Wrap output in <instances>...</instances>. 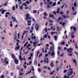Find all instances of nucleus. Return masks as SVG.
<instances>
[{
    "mask_svg": "<svg viewBox=\"0 0 78 78\" xmlns=\"http://www.w3.org/2000/svg\"><path fill=\"white\" fill-rule=\"evenodd\" d=\"M50 44H51V47L50 49V51H49L48 54L49 55L51 54V56H54V58H55V46H54V44L53 42H50Z\"/></svg>",
    "mask_w": 78,
    "mask_h": 78,
    "instance_id": "1",
    "label": "nucleus"
},
{
    "mask_svg": "<svg viewBox=\"0 0 78 78\" xmlns=\"http://www.w3.org/2000/svg\"><path fill=\"white\" fill-rule=\"evenodd\" d=\"M50 0H47V2H48V3L47 4V8H50V7H51V6L52 5V2H51L50 3H48V2H50Z\"/></svg>",
    "mask_w": 78,
    "mask_h": 78,
    "instance_id": "2",
    "label": "nucleus"
},
{
    "mask_svg": "<svg viewBox=\"0 0 78 78\" xmlns=\"http://www.w3.org/2000/svg\"><path fill=\"white\" fill-rule=\"evenodd\" d=\"M30 15H29V14L27 13L26 14V20H27L28 19H29V20H31V17H30Z\"/></svg>",
    "mask_w": 78,
    "mask_h": 78,
    "instance_id": "3",
    "label": "nucleus"
},
{
    "mask_svg": "<svg viewBox=\"0 0 78 78\" xmlns=\"http://www.w3.org/2000/svg\"><path fill=\"white\" fill-rule=\"evenodd\" d=\"M73 69H69V71H71L69 73H68V75L69 76L70 75H72L73 74Z\"/></svg>",
    "mask_w": 78,
    "mask_h": 78,
    "instance_id": "4",
    "label": "nucleus"
},
{
    "mask_svg": "<svg viewBox=\"0 0 78 78\" xmlns=\"http://www.w3.org/2000/svg\"><path fill=\"white\" fill-rule=\"evenodd\" d=\"M31 44H28L27 46L26 47V49L28 50H30L31 48Z\"/></svg>",
    "mask_w": 78,
    "mask_h": 78,
    "instance_id": "5",
    "label": "nucleus"
},
{
    "mask_svg": "<svg viewBox=\"0 0 78 78\" xmlns=\"http://www.w3.org/2000/svg\"><path fill=\"white\" fill-rule=\"evenodd\" d=\"M35 23V28H36V30H39V25H38V24H37V23Z\"/></svg>",
    "mask_w": 78,
    "mask_h": 78,
    "instance_id": "6",
    "label": "nucleus"
},
{
    "mask_svg": "<svg viewBox=\"0 0 78 78\" xmlns=\"http://www.w3.org/2000/svg\"><path fill=\"white\" fill-rule=\"evenodd\" d=\"M5 61V63L8 64L9 63V60H8V58H5V60L4 62H4Z\"/></svg>",
    "mask_w": 78,
    "mask_h": 78,
    "instance_id": "7",
    "label": "nucleus"
},
{
    "mask_svg": "<svg viewBox=\"0 0 78 78\" xmlns=\"http://www.w3.org/2000/svg\"><path fill=\"white\" fill-rule=\"evenodd\" d=\"M0 11H2V14H4V13H5V12L7 11V10H5V9L3 10V9H0Z\"/></svg>",
    "mask_w": 78,
    "mask_h": 78,
    "instance_id": "8",
    "label": "nucleus"
},
{
    "mask_svg": "<svg viewBox=\"0 0 78 78\" xmlns=\"http://www.w3.org/2000/svg\"><path fill=\"white\" fill-rule=\"evenodd\" d=\"M72 29H73V30L74 31H76V27H73V26L71 27H70V29L71 30H72Z\"/></svg>",
    "mask_w": 78,
    "mask_h": 78,
    "instance_id": "9",
    "label": "nucleus"
},
{
    "mask_svg": "<svg viewBox=\"0 0 78 78\" xmlns=\"http://www.w3.org/2000/svg\"><path fill=\"white\" fill-rule=\"evenodd\" d=\"M37 41H34V47H35V48H36L37 46Z\"/></svg>",
    "mask_w": 78,
    "mask_h": 78,
    "instance_id": "10",
    "label": "nucleus"
},
{
    "mask_svg": "<svg viewBox=\"0 0 78 78\" xmlns=\"http://www.w3.org/2000/svg\"><path fill=\"white\" fill-rule=\"evenodd\" d=\"M19 58L20 59V61H22V60H25V58H24V59L22 58V56H21V55H20L19 56Z\"/></svg>",
    "mask_w": 78,
    "mask_h": 78,
    "instance_id": "11",
    "label": "nucleus"
},
{
    "mask_svg": "<svg viewBox=\"0 0 78 78\" xmlns=\"http://www.w3.org/2000/svg\"><path fill=\"white\" fill-rule=\"evenodd\" d=\"M28 23L27 25H29V26H30L31 24V21L30 20H28L27 21Z\"/></svg>",
    "mask_w": 78,
    "mask_h": 78,
    "instance_id": "12",
    "label": "nucleus"
},
{
    "mask_svg": "<svg viewBox=\"0 0 78 78\" xmlns=\"http://www.w3.org/2000/svg\"><path fill=\"white\" fill-rule=\"evenodd\" d=\"M14 61L15 64H17L19 63V61L16 58L14 59Z\"/></svg>",
    "mask_w": 78,
    "mask_h": 78,
    "instance_id": "13",
    "label": "nucleus"
},
{
    "mask_svg": "<svg viewBox=\"0 0 78 78\" xmlns=\"http://www.w3.org/2000/svg\"><path fill=\"white\" fill-rule=\"evenodd\" d=\"M11 19H13V21H14V22H17V20L16 19V18H15V17L14 16H12L11 18Z\"/></svg>",
    "mask_w": 78,
    "mask_h": 78,
    "instance_id": "14",
    "label": "nucleus"
},
{
    "mask_svg": "<svg viewBox=\"0 0 78 78\" xmlns=\"http://www.w3.org/2000/svg\"><path fill=\"white\" fill-rule=\"evenodd\" d=\"M8 15H9V16H11V13L9 12H6L5 13V17H8Z\"/></svg>",
    "mask_w": 78,
    "mask_h": 78,
    "instance_id": "15",
    "label": "nucleus"
},
{
    "mask_svg": "<svg viewBox=\"0 0 78 78\" xmlns=\"http://www.w3.org/2000/svg\"><path fill=\"white\" fill-rule=\"evenodd\" d=\"M73 50V48H68L67 49V51H68L69 52H71V51Z\"/></svg>",
    "mask_w": 78,
    "mask_h": 78,
    "instance_id": "16",
    "label": "nucleus"
},
{
    "mask_svg": "<svg viewBox=\"0 0 78 78\" xmlns=\"http://www.w3.org/2000/svg\"><path fill=\"white\" fill-rule=\"evenodd\" d=\"M48 58H44V62H46V61L47 62V64H48V60H48Z\"/></svg>",
    "mask_w": 78,
    "mask_h": 78,
    "instance_id": "17",
    "label": "nucleus"
},
{
    "mask_svg": "<svg viewBox=\"0 0 78 78\" xmlns=\"http://www.w3.org/2000/svg\"><path fill=\"white\" fill-rule=\"evenodd\" d=\"M16 41H17L16 45L17 46V45H19V43L20 42V41H19V40L18 39H16Z\"/></svg>",
    "mask_w": 78,
    "mask_h": 78,
    "instance_id": "18",
    "label": "nucleus"
},
{
    "mask_svg": "<svg viewBox=\"0 0 78 78\" xmlns=\"http://www.w3.org/2000/svg\"><path fill=\"white\" fill-rule=\"evenodd\" d=\"M74 46L76 48V49H78V46H77V43H75L74 44Z\"/></svg>",
    "mask_w": 78,
    "mask_h": 78,
    "instance_id": "19",
    "label": "nucleus"
},
{
    "mask_svg": "<svg viewBox=\"0 0 78 78\" xmlns=\"http://www.w3.org/2000/svg\"><path fill=\"white\" fill-rule=\"evenodd\" d=\"M20 48V46H19V45H18L15 49V50H18V49H19Z\"/></svg>",
    "mask_w": 78,
    "mask_h": 78,
    "instance_id": "20",
    "label": "nucleus"
},
{
    "mask_svg": "<svg viewBox=\"0 0 78 78\" xmlns=\"http://www.w3.org/2000/svg\"><path fill=\"white\" fill-rule=\"evenodd\" d=\"M23 6L24 5V6H27V3L26 2L25 3H24L23 4H22Z\"/></svg>",
    "mask_w": 78,
    "mask_h": 78,
    "instance_id": "21",
    "label": "nucleus"
},
{
    "mask_svg": "<svg viewBox=\"0 0 78 78\" xmlns=\"http://www.w3.org/2000/svg\"><path fill=\"white\" fill-rule=\"evenodd\" d=\"M12 57L13 59H14L15 58V55L14 54L12 55Z\"/></svg>",
    "mask_w": 78,
    "mask_h": 78,
    "instance_id": "22",
    "label": "nucleus"
},
{
    "mask_svg": "<svg viewBox=\"0 0 78 78\" xmlns=\"http://www.w3.org/2000/svg\"><path fill=\"white\" fill-rule=\"evenodd\" d=\"M18 2H19V4H21L22 3V2L21 1V0H18Z\"/></svg>",
    "mask_w": 78,
    "mask_h": 78,
    "instance_id": "23",
    "label": "nucleus"
},
{
    "mask_svg": "<svg viewBox=\"0 0 78 78\" xmlns=\"http://www.w3.org/2000/svg\"><path fill=\"white\" fill-rule=\"evenodd\" d=\"M12 9L13 11H16V7L15 6H13L12 8Z\"/></svg>",
    "mask_w": 78,
    "mask_h": 78,
    "instance_id": "24",
    "label": "nucleus"
},
{
    "mask_svg": "<svg viewBox=\"0 0 78 78\" xmlns=\"http://www.w3.org/2000/svg\"><path fill=\"white\" fill-rule=\"evenodd\" d=\"M28 42H27L26 43H25V44H24V47H26L27 46V45L28 44Z\"/></svg>",
    "mask_w": 78,
    "mask_h": 78,
    "instance_id": "25",
    "label": "nucleus"
},
{
    "mask_svg": "<svg viewBox=\"0 0 78 78\" xmlns=\"http://www.w3.org/2000/svg\"><path fill=\"white\" fill-rule=\"evenodd\" d=\"M34 24H33L31 27L32 30H34Z\"/></svg>",
    "mask_w": 78,
    "mask_h": 78,
    "instance_id": "26",
    "label": "nucleus"
},
{
    "mask_svg": "<svg viewBox=\"0 0 78 78\" xmlns=\"http://www.w3.org/2000/svg\"><path fill=\"white\" fill-rule=\"evenodd\" d=\"M32 39H36V36H34V37H31Z\"/></svg>",
    "mask_w": 78,
    "mask_h": 78,
    "instance_id": "27",
    "label": "nucleus"
},
{
    "mask_svg": "<svg viewBox=\"0 0 78 78\" xmlns=\"http://www.w3.org/2000/svg\"><path fill=\"white\" fill-rule=\"evenodd\" d=\"M59 10H60V9L58 8L57 10V13H59Z\"/></svg>",
    "mask_w": 78,
    "mask_h": 78,
    "instance_id": "28",
    "label": "nucleus"
},
{
    "mask_svg": "<svg viewBox=\"0 0 78 78\" xmlns=\"http://www.w3.org/2000/svg\"><path fill=\"white\" fill-rule=\"evenodd\" d=\"M10 26L11 27H12V21L10 22Z\"/></svg>",
    "mask_w": 78,
    "mask_h": 78,
    "instance_id": "29",
    "label": "nucleus"
},
{
    "mask_svg": "<svg viewBox=\"0 0 78 78\" xmlns=\"http://www.w3.org/2000/svg\"><path fill=\"white\" fill-rule=\"evenodd\" d=\"M49 17H54V15H51V14H50V15H49Z\"/></svg>",
    "mask_w": 78,
    "mask_h": 78,
    "instance_id": "30",
    "label": "nucleus"
},
{
    "mask_svg": "<svg viewBox=\"0 0 78 78\" xmlns=\"http://www.w3.org/2000/svg\"><path fill=\"white\" fill-rule=\"evenodd\" d=\"M20 9L21 10H23V5H22L20 7Z\"/></svg>",
    "mask_w": 78,
    "mask_h": 78,
    "instance_id": "31",
    "label": "nucleus"
},
{
    "mask_svg": "<svg viewBox=\"0 0 78 78\" xmlns=\"http://www.w3.org/2000/svg\"><path fill=\"white\" fill-rule=\"evenodd\" d=\"M61 44L62 45H64V44H65V42L64 41L62 42V43H61Z\"/></svg>",
    "mask_w": 78,
    "mask_h": 78,
    "instance_id": "32",
    "label": "nucleus"
},
{
    "mask_svg": "<svg viewBox=\"0 0 78 78\" xmlns=\"http://www.w3.org/2000/svg\"><path fill=\"white\" fill-rule=\"evenodd\" d=\"M57 36H54V38L55 39V41H56V40H57Z\"/></svg>",
    "mask_w": 78,
    "mask_h": 78,
    "instance_id": "33",
    "label": "nucleus"
},
{
    "mask_svg": "<svg viewBox=\"0 0 78 78\" xmlns=\"http://www.w3.org/2000/svg\"><path fill=\"white\" fill-rule=\"evenodd\" d=\"M73 62L75 63L76 64V59H74L73 60Z\"/></svg>",
    "mask_w": 78,
    "mask_h": 78,
    "instance_id": "34",
    "label": "nucleus"
},
{
    "mask_svg": "<svg viewBox=\"0 0 78 78\" xmlns=\"http://www.w3.org/2000/svg\"><path fill=\"white\" fill-rule=\"evenodd\" d=\"M44 15L45 16H47L48 15L47 14V13L46 12H45L44 13Z\"/></svg>",
    "mask_w": 78,
    "mask_h": 78,
    "instance_id": "35",
    "label": "nucleus"
},
{
    "mask_svg": "<svg viewBox=\"0 0 78 78\" xmlns=\"http://www.w3.org/2000/svg\"><path fill=\"white\" fill-rule=\"evenodd\" d=\"M36 12H37V11H36V10H34L33 11V14H34V13H36Z\"/></svg>",
    "mask_w": 78,
    "mask_h": 78,
    "instance_id": "36",
    "label": "nucleus"
},
{
    "mask_svg": "<svg viewBox=\"0 0 78 78\" xmlns=\"http://www.w3.org/2000/svg\"><path fill=\"white\" fill-rule=\"evenodd\" d=\"M31 68L30 71L28 72L26 74H28V73H31Z\"/></svg>",
    "mask_w": 78,
    "mask_h": 78,
    "instance_id": "37",
    "label": "nucleus"
},
{
    "mask_svg": "<svg viewBox=\"0 0 78 78\" xmlns=\"http://www.w3.org/2000/svg\"><path fill=\"white\" fill-rule=\"evenodd\" d=\"M1 39H2L3 40H4V39H5V37H2L1 36Z\"/></svg>",
    "mask_w": 78,
    "mask_h": 78,
    "instance_id": "38",
    "label": "nucleus"
},
{
    "mask_svg": "<svg viewBox=\"0 0 78 78\" xmlns=\"http://www.w3.org/2000/svg\"><path fill=\"white\" fill-rule=\"evenodd\" d=\"M51 67H53V66H54V65L53 64V62L51 63Z\"/></svg>",
    "mask_w": 78,
    "mask_h": 78,
    "instance_id": "39",
    "label": "nucleus"
},
{
    "mask_svg": "<svg viewBox=\"0 0 78 78\" xmlns=\"http://www.w3.org/2000/svg\"><path fill=\"white\" fill-rule=\"evenodd\" d=\"M32 61H30V62H29V64H28V63H27V65L28 66V65H30L31 64V62H32Z\"/></svg>",
    "mask_w": 78,
    "mask_h": 78,
    "instance_id": "40",
    "label": "nucleus"
},
{
    "mask_svg": "<svg viewBox=\"0 0 78 78\" xmlns=\"http://www.w3.org/2000/svg\"><path fill=\"white\" fill-rule=\"evenodd\" d=\"M5 77V76H3V75H2L0 76V78H4Z\"/></svg>",
    "mask_w": 78,
    "mask_h": 78,
    "instance_id": "41",
    "label": "nucleus"
},
{
    "mask_svg": "<svg viewBox=\"0 0 78 78\" xmlns=\"http://www.w3.org/2000/svg\"><path fill=\"white\" fill-rule=\"evenodd\" d=\"M68 56H72V53L70 54H68Z\"/></svg>",
    "mask_w": 78,
    "mask_h": 78,
    "instance_id": "42",
    "label": "nucleus"
},
{
    "mask_svg": "<svg viewBox=\"0 0 78 78\" xmlns=\"http://www.w3.org/2000/svg\"><path fill=\"white\" fill-rule=\"evenodd\" d=\"M67 69H66L65 70H64L63 72L64 73H66L67 72Z\"/></svg>",
    "mask_w": 78,
    "mask_h": 78,
    "instance_id": "43",
    "label": "nucleus"
},
{
    "mask_svg": "<svg viewBox=\"0 0 78 78\" xmlns=\"http://www.w3.org/2000/svg\"><path fill=\"white\" fill-rule=\"evenodd\" d=\"M26 3H27V4H29V3H30V2H29L28 1H27Z\"/></svg>",
    "mask_w": 78,
    "mask_h": 78,
    "instance_id": "44",
    "label": "nucleus"
},
{
    "mask_svg": "<svg viewBox=\"0 0 78 78\" xmlns=\"http://www.w3.org/2000/svg\"><path fill=\"white\" fill-rule=\"evenodd\" d=\"M62 17H60L58 19V20H61V19H62Z\"/></svg>",
    "mask_w": 78,
    "mask_h": 78,
    "instance_id": "45",
    "label": "nucleus"
},
{
    "mask_svg": "<svg viewBox=\"0 0 78 78\" xmlns=\"http://www.w3.org/2000/svg\"><path fill=\"white\" fill-rule=\"evenodd\" d=\"M56 2H54L53 3V6H55V5H56Z\"/></svg>",
    "mask_w": 78,
    "mask_h": 78,
    "instance_id": "46",
    "label": "nucleus"
},
{
    "mask_svg": "<svg viewBox=\"0 0 78 78\" xmlns=\"http://www.w3.org/2000/svg\"><path fill=\"white\" fill-rule=\"evenodd\" d=\"M64 78H69V76H68V77H67V76H64Z\"/></svg>",
    "mask_w": 78,
    "mask_h": 78,
    "instance_id": "47",
    "label": "nucleus"
},
{
    "mask_svg": "<svg viewBox=\"0 0 78 78\" xmlns=\"http://www.w3.org/2000/svg\"><path fill=\"white\" fill-rule=\"evenodd\" d=\"M55 33H56V32H51V34H52V35H53V34H55Z\"/></svg>",
    "mask_w": 78,
    "mask_h": 78,
    "instance_id": "48",
    "label": "nucleus"
},
{
    "mask_svg": "<svg viewBox=\"0 0 78 78\" xmlns=\"http://www.w3.org/2000/svg\"><path fill=\"white\" fill-rule=\"evenodd\" d=\"M24 33H27H27H28V31L27 30H26L25 31H24Z\"/></svg>",
    "mask_w": 78,
    "mask_h": 78,
    "instance_id": "49",
    "label": "nucleus"
},
{
    "mask_svg": "<svg viewBox=\"0 0 78 78\" xmlns=\"http://www.w3.org/2000/svg\"><path fill=\"white\" fill-rule=\"evenodd\" d=\"M72 9H73V12H74V11H75V9H74V7H73L72 8Z\"/></svg>",
    "mask_w": 78,
    "mask_h": 78,
    "instance_id": "50",
    "label": "nucleus"
},
{
    "mask_svg": "<svg viewBox=\"0 0 78 78\" xmlns=\"http://www.w3.org/2000/svg\"><path fill=\"white\" fill-rule=\"evenodd\" d=\"M60 56L61 57H63V56H64V53H63V54H61Z\"/></svg>",
    "mask_w": 78,
    "mask_h": 78,
    "instance_id": "51",
    "label": "nucleus"
},
{
    "mask_svg": "<svg viewBox=\"0 0 78 78\" xmlns=\"http://www.w3.org/2000/svg\"><path fill=\"white\" fill-rule=\"evenodd\" d=\"M73 14L74 15H76V12H75L74 13H73Z\"/></svg>",
    "mask_w": 78,
    "mask_h": 78,
    "instance_id": "52",
    "label": "nucleus"
},
{
    "mask_svg": "<svg viewBox=\"0 0 78 78\" xmlns=\"http://www.w3.org/2000/svg\"><path fill=\"white\" fill-rule=\"evenodd\" d=\"M31 67L32 69V71H34V67H33V66H31Z\"/></svg>",
    "mask_w": 78,
    "mask_h": 78,
    "instance_id": "53",
    "label": "nucleus"
},
{
    "mask_svg": "<svg viewBox=\"0 0 78 78\" xmlns=\"http://www.w3.org/2000/svg\"><path fill=\"white\" fill-rule=\"evenodd\" d=\"M13 75H14V73H11V76H13Z\"/></svg>",
    "mask_w": 78,
    "mask_h": 78,
    "instance_id": "54",
    "label": "nucleus"
},
{
    "mask_svg": "<svg viewBox=\"0 0 78 78\" xmlns=\"http://www.w3.org/2000/svg\"><path fill=\"white\" fill-rule=\"evenodd\" d=\"M65 4L63 5L61 7V8H62H62H64V6H65Z\"/></svg>",
    "mask_w": 78,
    "mask_h": 78,
    "instance_id": "55",
    "label": "nucleus"
},
{
    "mask_svg": "<svg viewBox=\"0 0 78 78\" xmlns=\"http://www.w3.org/2000/svg\"><path fill=\"white\" fill-rule=\"evenodd\" d=\"M74 6H76V3H75L74 4Z\"/></svg>",
    "mask_w": 78,
    "mask_h": 78,
    "instance_id": "56",
    "label": "nucleus"
},
{
    "mask_svg": "<svg viewBox=\"0 0 78 78\" xmlns=\"http://www.w3.org/2000/svg\"><path fill=\"white\" fill-rule=\"evenodd\" d=\"M53 73H54V71H53L52 72L50 73V74L51 75H53Z\"/></svg>",
    "mask_w": 78,
    "mask_h": 78,
    "instance_id": "57",
    "label": "nucleus"
},
{
    "mask_svg": "<svg viewBox=\"0 0 78 78\" xmlns=\"http://www.w3.org/2000/svg\"><path fill=\"white\" fill-rule=\"evenodd\" d=\"M47 35H44V38H47Z\"/></svg>",
    "mask_w": 78,
    "mask_h": 78,
    "instance_id": "58",
    "label": "nucleus"
},
{
    "mask_svg": "<svg viewBox=\"0 0 78 78\" xmlns=\"http://www.w3.org/2000/svg\"><path fill=\"white\" fill-rule=\"evenodd\" d=\"M42 43H40V44H39L38 45V46H40V45H42Z\"/></svg>",
    "mask_w": 78,
    "mask_h": 78,
    "instance_id": "59",
    "label": "nucleus"
},
{
    "mask_svg": "<svg viewBox=\"0 0 78 78\" xmlns=\"http://www.w3.org/2000/svg\"><path fill=\"white\" fill-rule=\"evenodd\" d=\"M18 7V5H17V4H16V9H17Z\"/></svg>",
    "mask_w": 78,
    "mask_h": 78,
    "instance_id": "60",
    "label": "nucleus"
},
{
    "mask_svg": "<svg viewBox=\"0 0 78 78\" xmlns=\"http://www.w3.org/2000/svg\"><path fill=\"white\" fill-rule=\"evenodd\" d=\"M31 59V57L30 56L29 57L28 59Z\"/></svg>",
    "mask_w": 78,
    "mask_h": 78,
    "instance_id": "61",
    "label": "nucleus"
},
{
    "mask_svg": "<svg viewBox=\"0 0 78 78\" xmlns=\"http://www.w3.org/2000/svg\"><path fill=\"white\" fill-rule=\"evenodd\" d=\"M38 72H41V70L40 68H39L38 69Z\"/></svg>",
    "mask_w": 78,
    "mask_h": 78,
    "instance_id": "62",
    "label": "nucleus"
},
{
    "mask_svg": "<svg viewBox=\"0 0 78 78\" xmlns=\"http://www.w3.org/2000/svg\"><path fill=\"white\" fill-rule=\"evenodd\" d=\"M74 37H75V35H73L71 37V38H74Z\"/></svg>",
    "mask_w": 78,
    "mask_h": 78,
    "instance_id": "63",
    "label": "nucleus"
},
{
    "mask_svg": "<svg viewBox=\"0 0 78 78\" xmlns=\"http://www.w3.org/2000/svg\"><path fill=\"white\" fill-rule=\"evenodd\" d=\"M7 5V2H6L5 4L4 5V6H6Z\"/></svg>",
    "mask_w": 78,
    "mask_h": 78,
    "instance_id": "64",
    "label": "nucleus"
}]
</instances>
